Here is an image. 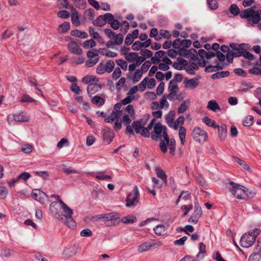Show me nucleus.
<instances>
[{
	"instance_id": "f257e3e1",
	"label": "nucleus",
	"mask_w": 261,
	"mask_h": 261,
	"mask_svg": "<svg viewBox=\"0 0 261 261\" xmlns=\"http://www.w3.org/2000/svg\"><path fill=\"white\" fill-rule=\"evenodd\" d=\"M151 138L155 141H160L159 147L163 153L167 151V146H169L170 154L173 155L175 150V140L174 139L170 140L167 133V128L162 125L161 122H158L154 126V130L151 134Z\"/></svg>"
},
{
	"instance_id": "f03ea898",
	"label": "nucleus",
	"mask_w": 261,
	"mask_h": 261,
	"mask_svg": "<svg viewBox=\"0 0 261 261\" xmlns=\"http://www.w3.org/2000/svg\"><path fill=\"white\" fill-rule=\"evenodd\" d=\"M254 8V7H251L240 12V10L237 5L232 4L230 5L229 10L230 13L234 16L239 14L241 18L246 19L248 25L253 26L258 24L261 20V10H255Z\"/></svg>"
},
{
	"instance_id": "7ed1b4c3",
	"label": "nucleus",
	"mask_w": 261,
	"mask_h": 261,
	"mask_svg": "<svg viewBox=\"0 0 261 261\" xmlns=\"http://www.w3.org/2000/svg\"><path fill=\"white\" fill-rule=\"evenodd\" d=\"M147 121L146 119L144 122L143 119L134 121L133 122V126L137 134H140L142 136L145 138H149L150 136V130L154 126L152 123H149L148 126L145 127V125Z\"/></svg>"
},
{
	"instance_id": "20e7f679",
	"label": "nucleus",
	"mask_w": 261,
	"mask_h": 261,
	"mask_svg": "<svg viewBox=\"0 0 261 261\" xmlns=\"http://www.w3.org/2000/svg\"><path fill=\"white\" fill-rule=\"evenodd\" d=\"M229 184V190L236 198L245 200L248 198V190L245 187L233 181H230Z\"/></svg>"
},
{
	"instance_id": "39448f33",
	"label": "nucleus",
	"mask_w": 261,
	"mask_h": 261,
	"mask_svg": "<svg viewBox=\"0 0 261 261\" xmlns=\"http://www.w3.org/2000/svg\"><path fill=\"white\" fill-rule=\"evenodd\" d=\"M60 204L64 214L63 217H64L65 219L62 221L64 222L68 227L72 228H74L76 226V223L72 218L73 213V210L65 204L63 200L60 201Z\"/></svg>"
},
{
	"instance_id": "423d86ee",
	"label": "nucleus",
	"mask_w": 261,
	"mask_h": 261,
	"mask_svg": "<svg viewBox=\"0 0 261 261\" xmlns=\"http://www.w3.org/2000/svg\"><path fill=\"white\" fill-rule=\"evenodd\" d=\"M139 191L137 186H135L132 192L127 196L125 201V206L127 207H135L139 203L140 198Z\"/></svg>"
},
{
	"instance_id": "0eeeda50",
	"label": "nucleus",
	"mask_w": 261,
	"mask_h": 261,
	"mask_svg": "<svg viewBox=\"0 0 261 261\" xmlns=\"http://www.w3.org/2000/svg\"><path fill=\"white\" fill-rule=\"evenodd\" d=\"M191 135L194 140L198 143L205 142L208 138L207 133L199 127H194Z\"/></svg>"
},
{
	"instance_id": "6e6552de",
	"label": "nucleus",
	"mask_w": 261,
	"mask_h": 261,
	"mask_svg": "<svg viewBox=\"0 0 261 261\" xmlns=\"http://www.w3.org/2000/svg\"><path fill=\"white\" fill-rule=\"evenodd\" d=\"M202 215L201 207L199 205L198 202L195 204L194 211L192 215L188 219L189 222H192L194 224L198 223L199 218Z\"/></svg>"
},
{
	"instance_id": "1a4fd4ad",
	"label": "nucleus",
	"mask_w": 261,
	"mask_h": 261,
	"mask_svg": "<svg viewBox=\"0 0 261 261\" xmlns=\"http://www.w3.org/2000/svg\"><path fill=\"white\" fill-rule=\"evenodd\" d=\"M255 241V239L252 238L250 232L245 233L241 238L240 245L242 247L249 248L251 246Z\"/></svg>"
},
{
	"instance_id": "9d476101",
	"label": "nucleus",
	"mask_w": 261,
	"mask_h": 261,
	"mask_svg": "<svg viewBox=\"0 0 261 261\" xmlns=\"http://www.w3.org/2000/svg\"><path fill=\"white\" fill-rule=\"evenodd\" d=\"M57 201H53L50 204L49 210L51 213V214L53 215V216H54L60 221H64L65 218L63 217V215H62L61 212L57 207Z\"/></svg>"
},
{
	"instance_id": "9b49d317",
	"label": "nucleus",
	"mask_w": 261,
	"mask_h": 261,
	"mask_svg": "<svg viewBox=\"0 0 261 261\" xmlns=\"http://www.w3.org/2000/svg\"><path fill=\"white\" fill-rule=\"evenodd\" d=\"M110 218L109 221L106 222L107 226H114L118 224L120 222V216L117 213H110Z\"/></svg>"
},
{
	"instance_id": "f8f14e48",
	"label": "nucleus",
	"mask_w": 261,
	"mask_h": 261,
	"mask_svg": "<svg viewBox=\"0 0 261 261\" xmlns=\"http://www.w3.org/2000/svg\"><path fill=\"white\" fill-rule=\"evenodd\" d=\"M67 48L73 54L80 55L82 54V49L77 45V43L71 41L67 45Z\"/></svg>"
},
{
	"instance_id": "ddd939ff",
	"label": "nucleus",
	"mask_w": 261,
	"mask_h": 261,
	"mask_svg": "<svg viewBox=\"0 0 261 261\" xmlns=\"http://www.w3.org/2000/svg\"><path fill=\"white\" fill-rule=\"evenodd\" d=\"M102 137L103 141L107 143L110 144L113 140L114 134L110 128L105 127L103 129Z\"/></svg>"
},
{
	"instance_id": "4468645a",
	"label": "nucleus",
	"mask_w": 261,
	"mask_h": 261,
	"mask_svg": "<svg viewBox=\"0 0 261 261\" xmlns=\"http://www.w3.org/2000/svg\"><path fill=\"white\" fill-rule=\"evenodd\" d=\"M216 128L218 129V137L221 141L225 140L227 137V127L225 124L221 125H217Z\"/></svg>"
},
{
	"instance_id": "2eb2a0df",
	"label": "nucleus",
	"mask_w": 261,
	"mask_h": 261,
	"mask_svg": "<svg viewBox=\"0 0 261 261\" xmlns=\"http://www.w3.org/2000/svg\"><path fill=\"white\" fill-rule=\"evenodd\" d=\"M184 83L186 88L194 89L198 85L199 82L198 78H193L189 80L186 79Z\"/></svg>"
},
{
	"instance_id": "dca6fc26",
	"label": "nucleus",
	"mask_w": 261,
	"mask_h": 261,
	"mask_svg": "<svg viewBox=\"0 0 261 261\" xmlns=\"http://www.w3.org/2000/svg\"><path fill=\"white\" fill-rule=\"evenodd\" d=\"M102 88L100 84H90L87 88L88 94L91 97L92 95L98 91Z\"/></svg>"
},
{
	"instance_id": "f3484780",
	"label": "nucleus",
	"mask_w": 261,
	"mask_h": 261,
	"mask_svg": "<svg viewBox=\"0 0 261 261\" xmlns=\"http://www.w3.org/2000/svg\"><path fill=\"white\" fill-rule=\"evenodd\" d=\"M155 171L156 174L159 178H160L163 182L166 185L167 182V176L165 172L162 170V169L158 166L155 168Z\"/></svg>"
},
{
	"instance_id": "a211bd4d",
	"label": "nucleus",
	"mask_w": 261,
	"mask_h": 261,
	"mask_svg": "<svg viewBox=\"0 0 261 261\" xmlns=\"http://www.w3.org/2000/svg\"><path fill=\"white\" fill-rule=\"evenodd\" d=\"M13 119L15 121L19 122H27L29 120V117L27 116L23 112L18 114H14Z\"/></svg>"
},
{
	"instance_id": "6ab92c4d",
	"label": "nucleus",
	"mask_w": 261,
	"mask_h": 261,
	"mask_svg": "<svg viewBox=\"0 0 261 261\" xmlns=\"http://www.w3.org/2000/svg\"><path fill=\"white\" fill-rule=\"evenodd\" d=\"M174 115L175 112L174 111H171L170 113L167 114L165 116V120L168 125L174 128Z\"/></svg>"
},
{
	"instance_id": "aec40b11",
	"label": "nucleus",
	"mask_w": 261,
	"mask_h": 261,
	"mask_svg": "<svg viewBox=\"0 0 261 261\" xmlns=\"http://www.w3.org/2000/svg\"><path fill=\"white\" fill-rule=\"evenodd\" d=\"M99 81L98 77L94 75H86L83 79V82L86 84H97L96 83Z\"/></svg>"
},
{
	"instance_id": "412c9836",
	"label": "nucleus",
	"mask_w": 261,
	"mask_h": 261,
	"mask_svg": "<svg viewBox=\"0 0 261 261\" xmlns=\"http://www.w3.org/2000/svg\"><path fill=\"white\" fill-rule=\"evenodd\" d=\"M72 13L71 14V21L72 23L75 26L78 27L80 25V21L79 20V17L77 12L75 9L71 6Z\"/></svg>"
},
{
	"instance_id": "4be33fe9",
	"label": "nucleus",
	"mask_w": 261,
	"mask_h": 261,
	"mask_svg": "<svg viewBox=\"0 0 261 261\" xmlns=\"http://www.w3.org/2000/svg\"><path fill=\"white\" fill-rule=\"evenodd\" d=\"M70 35L72 36L85 39L88 36L87 33L85 32H82L77 29L71 31Z\"/></svg>"
},
{
	"instance_id": "5701e85b",
	"label": "nucleus",
	"mask_w": 261,
	"mask_h": 261,
	"mask_svg": "<svg viewBox=\"0 0 261 261\" xmlns=\"http://www.w3.org/2000/svg\"><path fill=\"white\" fill-rule=\"evenodd\" d=\"M230 72L228 71H222L217 72L211 75V79L213 80L218 79L227 77L229 75Z\"/></svg>"
},
{
	"instance_id": "b1692460",
	"label": "nucleus",
	"mask_w": 261,
	"mask_h": 261,
	"mask_svg": "<svg viewBox=\"0 0 261 261\" xmlns=\"http://www.w3.org/2000/svg\"><path fill=\"white\" fill-rule=\"evenodd\" d=\"M248 44L245 43L240 44V46L237 48V50H233L232 53L234 55L235 58L242 56L243 51L244 50L245 47H247Z\"/></svg>"
},
{
	"instance_id": "393cba45",
	"label": "nucleus",
	"mask_w": 261,
	"mask_h": 261,
	"mask_svg": "<svg viewBox=\"0 0 261 261\" xmlns=\"http://www.w3.org/2000/svg\"><path fill=\"white\" fill-rule=\"evenodd\" d=\"M207 108L214 112H216L217 110H221L219 105L215 100H212L208 101Z\"/></svg>"
},
{
	"instance_id": "a878e982",
	"label": "nucleus",
	"mask_w": 261,
	"mask_h": 261,
	"mask_svg": "<svg viewBox=\"0 0 261 261\" xmlns=\"http://www.w3.org/2000/svg\"><path fill=\"white\" fill-rule=\"evenodd\" d=\"M168 90L170 93H177L179 92V88L177 85L176 83H174V82L173 80H171L170 81L169 85H168Z\"/></svg>"
},
{
	"instance_id": "bb28decb",
	"label": "nucleus",
	"mask_w": 261,
	"mask_h": 261,
	"mask_svg": "<svg viewBox=\"0 0 261 261\" xmlns=\"http://www.w3.org/2000/svg\"><path fill=\"white\" fill-rule=\"evenodd\" d=\"M178 135L181 144L182 145H184L185 142V138L186 135V129L185 127L181 125L179 127Z\"/></svg>"
},
{
	"instance_id": "cd10ccee",
	"label": "nucleus",
	"mask_w": 261,
	"mask_h": 261,
	"mask_svg": "<svg viewBox=\"0 0 261 261\" xmlns=\"http://www.w3.org/2000/svg\"><path fill=\"white\" fill-rule=\"evenodd\" d=\"M155 233L158 236H164L166 233V230L164 225H158L153 228Z\"/></svg>"
},
{
	"instance_id": "c85d7f7f",
	"label": "nucleus",
	"mask_w": 261,
	"mask_h": 261,
	"mask_svg": "<svg viewBox=\"0 0 261 261\" xmlns=\"http://www.w3.org/2000/svg\"><path fill=\"white\" fill-rule=\"evenodd\" d=\"M105 172V171H102L97 172V175L95 176L96 179L100 180L110 181L112 179V177L110 175H103Z\"/></svg>"
},
{
	"instance_id": "c756f323",
	"label": "nucleus",
	"mask_w": 261,
	"mask_h": 261,
	"mask_svg": "<svg viewBox=\"0 0 261 261\" xmlns=\"http://www.w3.org/2000/svg\"><path fill=\"white\" fill-rule=\"evenodd\" d=\"M248 48V46L245 47L244 50L243 51L242 56L249 61H253L255 59V57L253 54L247 50Z\"/></svg>"
},
{
	"instance_id": "7c9ffc66",
	"label": "nucleus",
	"mask_w": 261,
	"mask_h": 261,
	"mask_svg": "<svg viewBox=\"0 0 261 261\" xmlns=\"http://www.w3.org/2000/svg\"><path fill=\"white\" fill-rule=\"evenodd\" d=\"M181 198H182L185 200L190 199L191 198V194L189 191H181L176 201V204L178 203Z\"/></svg>"
},
{
	"instance_id": "2f4dec72",
	"label": "nucleus",
	"mask_w": 261,
	"mask_h": 261,
	"mask_svg": "<svg viewBox=\"0 0 261 261\" xmlns=\"http://www.w3.org/2000/svg\"><path fill=\"white\" fill-rule=\"evenodd\" d=\"M136 221V217L132 215H128L121 219V222L124 224H132Z\"/></svg>"
},
{
	"instance_id": "473e14b6",
	"label": "nucleus",
	"mask_w": 261,
	"mask_h": 261,
	"mask_svg": "<svg viewBox=\"0 0 261 261\" xmlns=\"http://www.w3.org/2000/svg\"><path fill=\"white\" fill-rule=\"evenodd\" d=\"M91 101L93 103L98 106H101L105 103V99L98 95L94 96L92 99Z\"/></svg>"
},
{
	"instance_id": "72a5a7b5",
	"label": "nucleus",
	"mask_w": 261,
	"mask_h": 261,
	"mask_svg": "<svg viewBox=\"0 0 261 261\" xmlns=\"http://www.w3.org/2000/svg\"><path fill=\"white\" fill-rule=\"evenodd\" d=\"M93 24L99 27H101L106 24L103 15H101L98 16L96 19L93 21Z\"/></svg>"
},
{
	"instance_id": "f704fd0d",
	"label": "nucleus",
	"mask_w": 261,
	"mask_h": 261,
	"mask_svg": "<svg viewBox=\"0 0 261 261\" xmlns=\"http://www.w3.org/2000/svg\"><path fill=\"white\" fill-rule=\"evenodd\" d=\"M106 71L108 73H111L115 68V63L112 60H109L107 61L106 65H105Z\"/></svg>"
},
{
	"instance_id": "c9c22d12",
	"label": "nucleus",
	"mask_w": 261,
	"mask_h": 261,
	"mask_svg": "<svg viewBox=\"0 0 261 261\" xmlns=\"http://www.w3.org/2000/svg\"><path fill=\"white\" fill-rule=\"evenodd\" d=\"M118 118V114L113 111L110 115L105 119V121L107 123H111Z\"/></svg>"
},
{
	"instance_id": "e433bc0d",
	"label": "nucleus",
	"mask_w": 261,
	"mask_h": 261,
	"mask_svg": "<svg viewBox=\"0 0 261 261\" xmlns=\"http://www.w3.org/2000/svg\"><path fill=\"white\" fill-rule=\"evenodd\" d=\"M254 118L251 115L247 116L243 121V125L244 126H250L253 124Z\"/></svg>"
},
{
	"instance_id": "4c0bfd02",
	"label": "nucleus",
	"mask_w": 261,
	"mask_h": 261,
	"mask_svg": "<svg viewBox=\"0 0 261 261\" xmlns=\"http://www.w3.org/2000/svg\"><path fill=\"white\" fill-rule=\"evenodd\" d=\"M202 121L208 126L212 127L214 128H216L217 127V124H216L215 121H212L210 118L207 117H204L202 119Z\"/></svg>"
},
{
	"instance_id": "58836bf2",
	"label": "nucleus",
	"mask_w": 261,
	"mask_h": 261,
	"mask_svg": "<svg viewBox=\"0 0 261 261\" xmlns=\"http://www.w3.org/2000/svg\"><path fill=\"white\" fill-rule=\"evenodd\" d=\"M70 23L68 22H65L59 25V31L62 33H65L70 29Z\"/></svg>"
},
{
	"instance_id": "ea45409f",
	"label": "nucleus",
	"mask_w": 261,
	"mask_h": 261,
	"mask_svg": "<svg viewBox=\"0 0 261 261\" xmlns=\"http://www.w3.org/2000/svg\"><path fill=\"white\" fill-rule=\"evenodd\" d=\"M234 161L241 165L244 169L248 170L249 169V166L243 160L237 156H233Z\"/></svg>"
},
{
	"instance_id": "a19ab883",
	"label": "nucleus",
	"mask_w": 261,
	"mask_h": 261,
	"mask_svg": "<svg viewBox=\"0 0 261 261\" xmlns=\"http://www.w3.org/2000/svg\"><path fill=\"white\" fill-rule=\"evenodd\" d=\"M120 27H121L120 31L123 34H125L127 32V31L129 29V23L126 20L122 21L120 23Z\"/></svg>"
},
{
	"instance_id": "79ce46f5",
	"label": "nucleus",
	"mask_w": 261,
	"mask_h": 261,
	"mask_svg": "<svg viewBox=\"0 0 261 261\" xmlns=\"http://www.w3.org/2000/svg\"><path fill=\"white\" fill-rule=\"evenodd\" d=\"M143 72L140 69H137L134 73L133 81L134 83L138 82L142 76Z\"/></svg>"
},
{
	"instance_id": "37998d69",
	"label": "nucleus",
	"mask_w": 261,
	"mask_h": 261,
	"mask_svg": "<svg viewBox=\"0 0 261 261\" xmlns=\"http://www.w3.org/2000/svg\"><path fill=\"white\" fill-rule=\"evenodd\" d=\"M206 252V246L203 242L199 243V252L197 254V257H200L201 254H202L201 258H203L204 254Z\"/></svg>"
},
{
	"instance_id": "c03bdc74",
	"label": "nucleus",
	"mask_w": 261,
	"mask_h": 261,
	"mask_svg": "<svg viewBox=\"0 0 261 261\" xmlns=\"http://www.w3.org/2000/svg\"><path fill=\"white\" fill-rule=\"evenodd\" d=\"M103 17L104 18L105 24L106 23L110 24V23H111L112 21L115 19L113 15L110 13H106L105 14L103 15Z\"/></svg>"
},
{
	"instance_id": "a18cd8bd",
	"label": "nucleus",
	"mask_w": 261,
	"mask_h": 261,
	"mask_svg": "<svg viewBox=\"0 0 261 261\" xmlns=\"http://www.w3.org/2000/svg\"><path fill=\"white\" fill-rule=\"evenodd\" d=\"M36 100L31 97L28 94H25L23 95L21 99L20 100V102H35Z\"/></svg>"
},
{
	"instance_id": "49530a36",
	"label": "nucleus",
	"mask_w": 261,
	"mask_h": 261,
	"mask_svg": "<svg viewBox=\"0 0 261 261\" xmlns=\"http://www.w3.org/2000/svg\"><path fill=\"white\" fill-rule=\"evenodd\" d=\"M34 191L38 192V195H39L38 201L41 203L43 202V200L45 199V198H46L47 199L48 198L47 194L45 192H44L43 191H42L40 190L35 189L34 190Z\"/></svg>"
},
{
	"instance_id": "de8ad7c7",
	"label": "nucleus",
	"mask_w": 261,
	"mask_h": 261,
	"mask_svg": "<svg viewBox=\"0 0 261 261\" xmlns=\"http://www.w3.org/2000/svg\"><path fill=\"white\" fill-rule=\"evenodd\" d=\"M86 63L85 65L87 67H91L97 64L99 61V58H95L94 59L89 58Z\"/></svg>"
},
{
	"instance_id": "09e8293b",
	"label": "nucleus",
	"mask_w": 261,
	"mask_h": 261,
	"mask_svg": "<svg viewBox=\"0 0 261 261\" xmlns=\"http://www.w3.org/2000/svg\"><path fill=\"white\" fill-rule=\"evenodd\" d=\"M95 41L92 39H89L85 41L83 43V47L85 48H88L89 47H93L96 46Z\"/></svg>"
},
{
	"instance_id": "8fccbe9b",
	"label": "nucleus",
	"mask_w": 261,
	"mask_h": 261,
	"mask_svg": "<svg viewBox=\"0 0 261 261\" xmlns=\"http://www.w3.org/2000/svg\"><path fill=\"white\" fill-rule=\"evenodd\" d=\"M137 55L138 53L136 52L130 53L125 56V59L129 62H133L136 60Z\"/></svg>"
},
{
	"instance_id": "3c124183",
	"label": "nucleus",
	"mask_w": 261,
	"mask_h": 261,
	"mask_svg": "<svg viewBox=\"0 0 261 261\" xmlns=\"http://www.w3.org/2000/svg\"><path fill=\"white\" fill-rule=\"evenodd\" d=\"M105 70L104 62L102 61L98 65L96 71L98 74H102L106 72Z\"/></svg>"
},
{
	"instance_id": "603ef678",
	"label": "nucleus",
	"mask_w": 261,
	"mask_h": 261,
	"mask_svg": "<svg viewBox=\"0 0 261 261\" xmlns=\"http://www.w3.org/2000/svg\"><path fill=\"white\" fill-rule=\"evenodd\" d=\"M185 121V118L183 116H180L177 119H176L175 121H174V129L175 130H177L179 127V125H180V126L184 124Z\"/></svg>"
},
{
	"instance_id": "864d4df0",
	"label": "nucleus",
	"mask_w": 261,
	"mask_h": 261,
	"mask_svg": "<svg viewBox=\"0 0 261 261\" xmlns=\"http://www.w3.org/2000/svg\"><path fill=\"white\" fill-rule=\"evenodd\" d=\"M150 249V246L147 242H145L138 247V251L140 252H143L146 251Z\"/></svg>"
},
{
	"instance_id": "5fc2aeb1",
	"label": "nucleus",
	"mask_w": 261,
	"mask_h": 261,
	"mask_svg": "<svg viewBox=\"0 0 261 261\" xmlns=\"http://www.w3.org/2000/svg\"><path fill=\"white\" fill-rule=\"evenodd\" d=\"M160 109H162L165 107L166 109H168L169 104L167 101V98L165 95H163L160 100Z\"/></svg>"
},
{
	"instance_id": "6e6d98bb",
	"label": "nucleus",
	"mask_w": 261,
	"mask_h": 261,
	"mask_svg": "<svg viewBox=\"0 0 261 261\" xmlns=\"http://www.w3.org/2000/svg\"><path fill=\"white\" fill-rule=\"evenodd\" d=\"M122 74L121 70L119 67H116L112 73V78L114 80H116L119 78Z\"/></svg>"
},
{
	"instance_id": "4d7b16f0",
	"label": "nucleus",
	"mask_w": 261,
	"mask_h": 261,
	"mask_svg": "<svg viewBox=\"0 0 261 261\" xmlns=\"http://www.w3.org/2000/svg\"><path fill=\"white\" fill-rule=\"evenodd\" d=\"M95 29L92 27H89V32L90 36H91L93 38L95 39H99L101 37L99 35V34L97 32H95Z\"/></svg>"
},
{
	"instance_id": "13d9d810",
	"label": "nucleus",
	"mask_w": 261,
	"mask_h": 261,
	"mask_svg": "<svg viewBox=\"0 0 261 261\" xmlns=\"http://www.w3.org/2000/svg\"><path fill=\"white\" fill-rule=\"evenodd\" d=\"M189 108L188 106L186 104V101H183L179 106L177 110V113L179 114L184 113Z\"/></svg>"
},
{
	"instance_id": "bf43d9fd",
	"label": "nucleus",
	"mask_w": 261,
	"mask_h": 261,
	"mask_svg": "<svg viewBox=\"0 0 261 261\" xmlns=\"http://www.w3.org/2000/svg\"><path fill=\"white\" fill-rule=\"evenodd\" d=\"M115 39L114 44H116L117 45H120L122 43L123 40V36L122 34L119 33L117 34L114 37Z\"/></svg>"
},
{
	"instance_id": "052dcab7",
	"label": "nucleus",
	"mask_w": 261,
	"mask_h": 261,
	"mask_svg": "<svg viewBox=\"0 0 261 261\" xmlns=\"http://www.w3.org/2000/svg\"><path fill=\"white\" fill-rule=\"evenodd\" d=\"M140 54L145 58H149L151 57L153 54L152 52L150 50H148L147 49H141L140 51Z\"/></svg>"
},
{
	"instance_id": "680f3d73",
	"label": "nucleus",
	"mask_w": 261,
	"mask_h": 261,
	"mask_svg": "<svg viewBox=\"0 0 261 261\" xmlns=\"http://www.w3.org/2000/svg\"><path fill=\"white\" fill-rule=\"evenodd\" d=\"M57 15L60 18L66 19L69 17L70 14L66 10H60L58 11Z\"/></svg>"
},
{
	"instance_id": "e2e57ef3",
	"label": "nucleus",
	"mask_w": 261,
	"mask_h": 261,
	"mask_svg": "<svg viewBox=\"0 0 261 261\" xmlns=\"http://www.w3.org/2000/svg\"><path fill=\"white\" fill-rule=\"evenodd\" d=\"M209 8L212 10H216L218 8V3L216 0H207Z\"/></svg>"
},
{
	"instance_id": "0e129e2a",
	"label": "nucleus",
	"mask_w": 261,
	"mask_h": 261,
	"mask_svg": "<svg viewBox=\"0 0 261 261\" xmlns=\"http://www.w3.org/2000/svg\"><path fill=\"white\" fill-rule=\"evenodd\" d=\"M248 261H261V255L258 252L251 254L249 257Z\"/></svg>"
},
{
	"instance_id": "69168bd1",
	"label": "nucleus",
	"mask_w": 261,
	"mask_h": 261,
	"mask_svg": "<svg viewBox=\"0 0 261 261\" xmlns=\"http://www.w3.org/2000/svg\"><path fill=\"white\" fill-rule=\"evenodd\" d=\"M160 34L162 37L166 39H170L172 36L169 31L163 29L160 30Z\"/></svg>"
},
{
	"instance_id": "338daca9",
	"label": "nucleus",
	"mask_w": 261,
	"mask_h": 261,
	"mask_svg": "<svg viewBox=\"0 0 261 261\" xmlns=\"http://www.w3.org/2000/svg\"><path fill=\"white\" fill-rule=\"evenodd\" d=\"M116 63L118 65L121 67L123 70H126L127 65L126 62L122 59L116 60Z\"/></svg>"
},
{
	"instance_id": "774afa93",
	"label": "nucleus",
	"mask_w": 261,
	"mask_h": 261,
	"mask_svg": "<svg viewBox=\"0 0 261 261\" xmlns=\"http://www.w3.org/2000/svg\"><path fill=\"white\" fill-rule=\"evenodd\" d=\"M165 83L163 82H161L159 85L156 89V94L158 95H162L164 91Z\"/></svg>"
}]
</instances>
